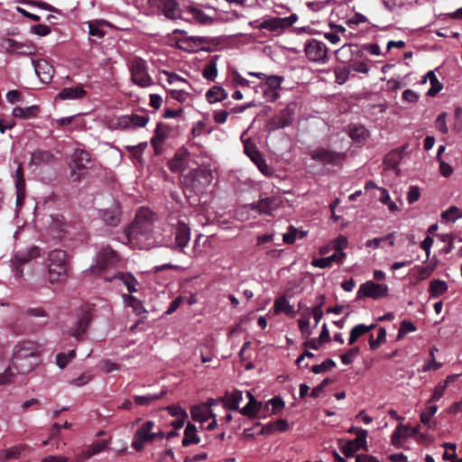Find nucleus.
<instances>
[{"label": "nucleus", "mask_w": 462, "mask_h": 462, "mask_svg": "<svg viewBox=\"0 0 462 462\" xmlns=\"http://www.w3.org/2000/svg\"><path fill=\"white\" fill-rule=\"evenodd\" d=\"M348 135L358 145H364L366 142L369 133L363 125H349Z\"/></svg>", "instance_id": "nucleus-23"}, {"label": "nucleus", "mask_w": 462, "mask_h": 462, "mask_svg": "<svg viewBox=\"0 0 462 462\" xmlns=\"http://www.w3.org/2000/svg\"><path fill=\"white\" fill-rule=\"evenodd\" d=\"M28 358L33 360L38 359L37 347L33 342H23L15 346L13 354L12 365L16 370L17 374H25L31 372L35 366L36 363H29L28 365H23V361Z\"/></svg>", "instance_id": "nucleus-3"}, {"label": "nucleus", "mask_w": 462, "mask_h": 462, "mask_svg": "<svg viewBox=\"0 0 462 462\" xmlns=\"http://www.w3.org/2000/svg\"><path fill=\"white\" fill-rule=\"evenodd\" d=\"M305 53L311 61L325 63L328 60L326 44L316 39H310L306 42Z\"/></svg>", "instance_id": "nucleus-8"}, {"label": "nucleus", "mask_w": 462, "mask_h": 462, "mask_svg": "<svg viewBox=\"0 0 462 462\" xmlns=\"http://www.w3.org/2000/svg\"><path fill=\"white\" fill-rule=\"evenodd\" d=\"M40 109L37 106H31L27 107L15 106L13 109L12 115L14 117L22 119H29L37 117Z\"/></svg>", "instance_id": "nucleus-32"}, {"label": "nucleus", "mask_w": 462, "mask_h": 462, "mask_svg": "<svg viewBox=\"0 0 462 462\" xmlns=\"http://www.w3.org/2000/svg\"><path fill=\"white\" fill-rule=\"evenodd\" d=\"M289 428V423L284 419H279L275 421H271L263 426L261 430V434L263 435H271L274 432L280 431L283 432L286 431Z\"/></svg>", "instance_id": "nucleus-28"}, {"label": "nucleus", "mask_w": 462, "mask_h": 462, "mask_svg": "<svg viewBox=\"0 0 462 462\" xmlns=\"http://www.w3.org/2000/svg\"><path fill=\"white\" fill-rule=\"evenodd\" d=\"M217 56H215L205 66L202 75L205 79L210 81H214L217 76V68L216 60Z\"/></svg>", "instance_id": "nucleus-46"}, {"label": "nucleus", "mask_w": 462, "mask_h": 462, "mask_svg": "<svg viewBox=\"0 0 462 462\" xmlns=\"http://www.w3.org/2000/svg\"><path fill=\"white\" fill-rule=\"evenodd\" d=\"M120 261V255L110 245L100 249L96 256V266L99 270L114 267Z\"/></svg>", "instance_id": "nucleus-12"}, {"label": "nucleus", "mask_w": 462, "mask_h": 462, "mask_svg": "<svg viewBox=\"0 0 462 462\" xmlns=\"http://www.w3.org/2000/svg\"><path fill=\"white\" fill-rule=\"evenodd\" d=\"M48 273L51 283L62 282L67 279L69 270V254L60 249L52 250L49 253Z\"/></svg>", "instance_id": "nucleus-2"}, {"label": "nucleus", "mask_w": 462, "mask_h": 462, "mask_svg": "<svg viewBox=\"0 0 462 462\" xmlns=\"http://www.w3.org/2000/svg\"><path fill=\"white\" fill-rule=\"evenodd\" d=\"M406 146H402L387 153L383 161L384 164L391 169L396 168L402 159V154Z\"/></svg>", "instance_id": "nucleus-35"}, {"label": "nucleus", "mask_w": 462, "mask_h": 462, "mask_svg": "<svg viewBox=\"0 0 462 462\" xmlns=\"http://www.w3.org/2000/svg\"><path fill=\"white\" fill-rule=\"evenodd\" d=\"M92 319L91 310L88 308L79 316L75 325L69 329V334L77 341H80L86 334Z\"/></svg>", "instance_id": "nucleus-15"}, {"label": "nucleus", "mask_w": 462, "mask_h": 462, "mask_svg": "<svg viewBox=\"0 0 462 462\" xmlns=\"http://www.w3.org/2000/svg\"><path fill=\"white\" fill-rule=\"evenodd\" d=\"M24 448V446L19 445L2 450L0 452V459L7 460L12 458H17L20 456L22 450Z\"/></svg>", "instance_id": "nucleus-48"}, {"label": "nucleus", "mask_w": 462, "mask_h": 462, "mask_svg": "<svg viewBox=\"0 0 462 462\" xmlns=\"http://www.w3.org/2000/svg\"><path fill=\"white\" fill-rule=\"evenodd\" d=\"M296 108L297 105L295 103L288 104L284 109L267 121L265 130L267 132H274L291 125L294 121Z\"/></svg>", "instance_id": "nucleus-4"}, {"label": "nucleus", "mask_w": 462, "mask_h": 462, "mask_svg": "<svg viewBox=\"0 0 462 462\" xmlns=\"http://www.w3.org/2000/svg\"><path fill=\"white\" fill-rule=\"evenodd\" d=\"M360 351L359 346L350 348L346 354L341 355V362L344 365H350L353 360L358 356Z\"/></svg>", "instance_id": "nucleus-57"}, {"label": "nucleus", "mask_w": 462, "mask_h": 462, "mask_svg": "<svg viewBox=\"0 0 462 462\" xmlns=\"http://www.w3.org/2000/svg\"><path fill=\"white\" fill-rule=\"evenodd\" d=\"M345 256V253L335 252L332 255L328 257H322L313 260L312 265L319 268H328L332 264L333 262L338 263H342Z\"/></svg>", "instance_id": "nucleus-29"}, {"label": "nucleus", "mask_w": 462, "mask_h": 462, "mask_svg": "<svg viewBox=\"0 0 462 462\" xmlns=\"http://www.w3.org/2000/svg\"><path fill=\"white\" fill-rule=\"evenodd\" d=\"M170 127L163 123H158L154 131V135L151 140V144L154 150L155 155H160L163 152V144L169 137Z\"/></svg>", "instance_id": "nucleus-17"}, {"label": "nucleus", "mask_w": 462, "mask_h": 462, "mask_svg": "<svg viewBox=\"0 0 462 462\" xmlns=\"http://www.w3.org/2000/svg\"><path fill=\"white\" fill-rule=\"evenodd\" d=\"M34 69L42 83H50L54 74L53 66L46 60L41 59L33 63Z\"/></svg>", "instance_id": "nucleus-21"}, {"label": "nucleus", "mask_w": 462, "mask_h": 462, "mask_svg": "<svg viewBox=\"0 0 462 462\" xmlns=\"http://www.w3.org/2000/svg\"><path fill=\"white\" fill-rule=\"evenodd\" d=\"M200 438L197 435V428L191 422H188L184 430V438L182 439L181 444L184 447H188L191 444H199Z\"/></svg>", "instance_id": "nucleus-33"}, {"label": "nucleus", "mask_w": 462, "mask_h": 462, "mask_svg": "<svg viewBox=\"0 0 462 462\" xmlns=\"http://www.w3.org/2000/svg\"><path fill=\"white\" fill-rule=\"evenodd\" d=\"M415 330H416L415 325L411 321H410L408 319H404V320H402L401 322L400 328H399L398 335H397V338L401 339L407 333L414 332Z\"/></svg>", "instance_id": "nucleus-55"}, {"label": "nucleus", "mask_w": 462, "mask_h": 462, "mask_svg": "<svg viewBox=\"0 0 462 462\" xmlns=\"http://www.w3.org/2000/svg\"><path fill=\"white\" fill-rule=\"evenodd\" d=\"M106 447V442L104 440H97L92 443L88 448L86 449V457L88 458L91 457L92 456L103 451Z\"/></svg>", "instance_id": "nucleus-53"}, {"label": "nucleus", "mask_w": 462, "mask_h": 462, "mask_svg": "<svg viewBox=\"0 0 462 462\" xmlns=\"http://www.w3.org/2000/svg\"><path fill=\"white\" fill-rule=\"evenodd\" d=\"M171 226L175 238L174 249L184 253V248L187 247L190 240V229L189 226L180 219H178L176 223H172Z\"/></svg>", "instance_id": "nucleus-11"}, {"label": "nucleus", "mask_w": 462, "mask_h": 462, "mask_svg": "<svg viewBox=\"0 0 462 462\" xmlns=\"http://www.w3.org/2000/svg\"><path fill=\"white\" fill-rule=\"evenodd\" d=\"M148 4L169 20L175 21L180 17L177 0H148Z\"/></svg>", "instance_id": "nucleus-9"}, {"label": "nucleus", "mask_w": 462, "mask_h": 462, "mask_svg": "<svg viewBox=\"0 0 462 462\" xmlns=\"http://www.w3.org/2000/svg\"><path fill=\"white\" fill-rule=\"evenodd\" d=\"M386 340V329L380 328L378 329V335L376 339L374 338L373 334L369 337V346L372 350L377 349Z\"/></svg>", "instance_id": "nucleus-49"}, {"label": "nucleus", "mask_w": 462, "mask_h": 462, "mask_svg": "<svg viewBox=\"0 0 462 462\" xmlns=\"http://www.w3.org/2000/svg\"><path fill=\"white\" fill-rule=\"evenodd\" d=\"M334 366H336V363L332 359L327 358L321 364L313 365L311 367V371L314 374H320V373H323V372L330 370Z\"/></svg>", "instance_id": "nucleus-56"}, {"label": "nucleus", "mask_w": 462, "mask_h": 462, "mask_svg": "<svg viewBox=\"0 0 462 462\" xmlns=\"http://www.w3.org/2000/svg\"><path fill=\"white\" fill-rule=\"evenodd\" d=\"M166 393V390H162L159 393H148L146 395H135L134 396V402L141 406L151 404L152 402L161 399Z\"/></svg>", "instance_id": "nucleus-43"}, {"label": "nucleus", "mask_w": 462, "mask_h": 462, "mask_svg": "<svg viewBox=\"0 0 462 462\" xmlns=\"http://www.w3.org/2000/svg\"><path fill=\"white\" fill-rule=\"evenodd\" d=\"M273 309L275 313L284 312L286 315L291 317L295 314L293 307L290 305L288 300L284 296L279 297L275 300Z\"/></svg>", "instance_id": "nucleus-39"}, {"label": "nucleus", "mask_w": 462, "mask_h": 462, "mask_svg": "<svg viewBox=\"0 0 462 462\" xmlns=\"http://www.w3.org/2000/svg\"><path fill=\"white\" fill-rule=\"evenodd\" d=\"M312 160L323 165L337 166L346 159L345 152H338L324 147H318L310 152Z\"/></svg>", "instance_id": "nucleus-6"}, {"label": "nucleus", "mask_w": 462, "mask_h": 462, "mask_svg": "<svg viewBox=\"0 0 462 462\" xmlns=\"http://www.w3.org/2000/svg\"><path fill=\"white\" fill-rule=\"evenodd\" d=\"M209 39L207 37L189 36L180 39L177 42V46L180 49L189 50L191 48H199L203 43H208Z\"/></svg>", "instance_id": "nucleus-25"}, {"label": "nucleus", "mask_w": 462, "mask_h": 462, "mask_svg": "<svg viewBox=\"0 0 462 462\" xmlns=\"http://www.w3.org/2000/svg\"><path fill=\"white\" fill-rule=\"evenodd\" d=\"M242 400V392L236 390L234 391L226 400V406L230 410L236 411L239 408V402Z\"/></svg>", "instance_id": "nucleus-51"}, {"label": "nucleus", "mask_w": 462, "mask_h": 462, "mask_svg": "<svg viewBox=\"0 0 462 462\" xmlns=\"http://www.w3.org/2000/svg\"><path fill=\"white\" fill-rule=\"evenodd\" d=\"M113 278L120 280L126 286L130 293L137 291L136 285L139 282L132 273L118 272Z\"/></svg>", "instance_id": "nucleus-36"}, {"label": "nucleus", "mask_w": 462, "mask_h": 462, "mask_svg": "<svg viewBox=\"0 0 462 462\" xmlns=\"http://www.w3.org/2000/svg\"><path fill=\"white\" fill-rule=\"evenodd\" d=\"M437 411H438L437 405H430V406L426 407L425 410L420 414V421L423 424L430 427V422L431 420V418L437 412Z\"/></svg>", "instance_id": "nucleus-54"}, {"label": "nucleus", "mask_w": 462, "mask_h": 462, "mask_svg": "<svg viewBox=\"0 0 462 462\" xmlns=\"http://www.w3.org/2000/svg\"><path fill=\"white\" fill-rule=\"evenodd\" d=\"M420 197V189L417 186H411L407 194V200L410 204L418 201Z\"/></svg>", "instance_id": "nucleus-63"}, {"label": "nucleus", "mask_w": 462, "mask_h": 462, "mask_svg": "<svg viewBox=\"0 0 462 462\" xmlns=\"http://www.w3.org/2000/svg\"><path fill=\"white\" fill-rule=\"evenodd\" d=\"M426 80H429L431 85V87L427 92V96L429 97L436 96L443 88L442 84L439 81L433 70H430L427 72L423 82H425Z\"/></svg>", "instance_id": "nucleus-40"}, {"label": "nucleus", "mask_w": 462, "mask_h": 462, "mask_svg": "<svg viewBox=\"0 0 462 462\" xmlns=\"http://www.w3.org/2000/svg\"><path fill=\"white\" fill-rule=\"evenodd\" d=\"M366 438L367 431H360V435L356 436L355 439L346 440L341 445L342 453L346 457H351L360 449L367 451Z\"/></svg>", "instance_id": "nucleus-14"}, {"label": "nucleus", "mask_w": 462, "mask_h": 462, "mask_svg": "<svg viewBox=\"0 0 462 462\" xmlns=\"http://www.w3.org/2000/svg\"><path fill=\"white\" fill-rule=\"evenodd\" d=\"M51 222L50 226L51 231L53 233V236L56 238H62L67 233H69V229L71 227L69 222L66 221L64 216L60 214H55L51 216Z\"/></svg>", "instance_id": "nucleus-19"}, {"label": "nucleus", "mask_w": 462, "mask_h": 462, "mask_svg": "<svg viewBox=\"0 0 462 462\" xmlns=\"http://www.w3.org/2000/svg\"><path fill=\"white\" fill-rule=\"evenodd\" d=\"M247 396L249 397L248 403L241 410V413L249 418H256L257 413L262 408V402H259L255 400L254 395L247 392Z\"/></svg>", "instance_id": "nucleus-31"}, {"label": "nucleus", "mask_w": 462, "mask_h": 462, "mask_svg": "<svg viewBox=\"0 0 462 462\" xmlns=\"http://www.w3.org/2000/svg\"><path fill=\"white\" fill-rule=\"evenodd\" d=\"M297 20L298 16L295 14L287 17H271L261 22L257 27L262 30L264 29L270 32H275L291 27Z\"/></svg>", "instance_id": "nucleus-13"}, {"label": "nucleus", "mask_w": 462, "mask_h": 462, "mask_svg": "<svg viewBox=\"0 0 462 462\" xmlns=\"http://www.w3.org/2000/svg\"><path fill=\"white\" fill-rule=\"evenodd\" d=\"M88 27V33L90 36L102 39L106 35V32L103 30L104 26H111L110 23L106 20H92L87 22Z\"/></svg>", "instance_id": "nucleus-27"}, {"label": "nucleus", "mask_w": 462, "mask_h": 462, "mask_svg": "<svg viewBox=\"0 0 462 462\" xmlns=\"http://www.w3.org/2000/svg\"><path fill=\"white\" fill-rule=\"evenodd\" d=\"M297 234H298V230L294 226H290L288 232L283 235V242L287 245L294 244V242L296 240Z\"/></svg>", "instance_id": "nucleus-61"}, {"label": "nucleus", "mask_w": 462, "mask_h": 462, "mask_svg": "<svg viewBox=\"0 0 462 462\" xmlns=\"http://www.w3.org/2000/svg\"><path fill=\"white\" fill-rule=\"evenodd\" d=\"M435 269L434 265L418 266V277L420 280H425L430 276Z\"/></svg>", "instance_id": "nucleus-64"}, {"label": "nucleus", "mask_w": 462, "mask_h": 462, "mask_svg": "<svg viewBox=\"0 0 462 462\" xmlns=\"http://www.w3.org/2000/svg\"><path fill=\"white\" fill-rule=\"evenodd\" d=\"M90 161V153L85 150L77 149L72 156L73 166L79 171H86Z\"/></svg>", "instance_id": "nucleus-24"}, {"label": "nucleus", "mask_w": 462, "mask_h": 462, "mask_svg": "<svg viewBox=\"0 0 462 462\" xmlns=\"http://www.w3.org/2000/svg\"><path fill=\"white\" fill-rule=\"evenodd\" d=\"M121 208L114 202L109 208L101 210V218L106 226H116L121 221Z\"/></svg>", "instance_id": "nucleus-20"}, {"label": "nucleus", "mask_w": 462, "mask_h": 462, "mask_svg": "<svg viewBox=\"0 0 462 462\" xmlns=\"http://www.w3.org/2000/svg\"><path fill=\"white\" fill-rule=\"evenodd\" d=\"M129 69L131 79L135 85L147 88L152 84V78L148 74L147 63L143 59L134 57L129 63Z\"/></svg>", "instance_id": "nucleus-5"}, {"label": "nucleus", "mask_w": 462, "mask_h": 462, "mask_svg": "<svg viewBox=\"0 0 462 462\" xmlns=\"http://www.w3.org/2000/svg\"><path fill=\"white\" fill-rule=\"evenodd\" d=\"M123 298L125 304L128 307H131L135 314L140 315L145 312L143 302L136 297L130 294H124Z\"/></svg>", "instance_id": "nucleus-44"}, {"label": "nucleus", "mask_w": 462, "mask_h": 462, "mask_svg": "<svg viewBox=\"0 0 462 462\" xmlns=\"http://www.w3.org/2000/svg\"><path fill=\"white\" fill-rule=\"evenodd\" d=\"M303 315H304V318L298 319V325H299L300 331L301 333L302 337L308 338L312 333L311 329L310 328V310L309 308H307V310Z\"/></svg>", "instance_id": "nucleus-45"}, {"label": "nucleus", "mask_w": 462, "mask_h": 462, "mask_svg": "<svg viewBox=\"0 0 462 462\" xmlns=\"http://www.w3.org/2000/svg\"><path fill=\"white\" fill-rule=\"evenodd\" d=\"M13 365L7 367L3 373L0 374V386L5 385L13 382L15 374L13 372Z\"/></svg>", "instance_id": "nucleus-59"}, {"label": "nucleus", "mask_w": 462, "mask_h": 462, "mask_svg": "<svg viewBox=\"0 0 462 462\" xmlns=\"http://www.w3.org/2000/svg\"><path fill=\"white\" fill-rule=\"evenodd\" d=\"M375 327H376L375 324H372L370 326H366L365 324H358V325L355 326L350 331L348 344L349 345L355 344L359 337H361L365 333L373 330Z\"/></svg>", "instance_id": "nucleus-38"}, {"label": "nucleus", "mask_w": 462, "mask_h": 462, "mask_svg": "<svg viewBox=\"0 0 462 462\" xmlns=\"http://www.w3.org/2000/svg\"><path fill=\"white\" fill-rule=\"evenodd\" d=\"M154 427V422L147 420L144 422L134 433V439L132 442V448L136 451L143 449L144 445L147 442L154 441V437L152 435V430Z\"/></svg>", "instance_id": "nucleus-10"}, {"label": "nucleus", "mask_w": 462, "mask_h": 462, "mask_svg": "<svg viewBox=\"0 0 462 462\" xmlns=\"http://www.w3.org/2000/svg\"><path fill=\"white\" fill-rule=\"evenodd\" d=\"M283 79H284L282 76H267L262 88L263 95L268 101L273 102L280 97L278 90L280 89Z\"/></svg>", "instance_id": "nucleus-16"}, {"label": "nucleus", "mask_w": 462, "mask_h": 462, "mask_svg": "<svg viewBox=\"0 0 462 462\" xmlns=\"http://www.w3.org/2000/svg\"><path fill=\"white\" fill-rule=\"evenodd\" d=\"M155 214L147 208H141L132 225L125 231L131 243H139L143 239H149L152 235Z\"/></svg>", "instance_id": "nucleus-1"}, {"label": "nucleus", "mask_w": 462, "mask_h": 462, "mask_svg": "<svg viewBox=\"0 0 462 462\" xmlns=\"http://www.w3.org/2000/svg\"><path fill=\"white\" fill-rule=\"evenodd\" d=\"M188 13L193 17L197 23L207 25L212 23V18L207 15L201 9L193 5L187 6Z\"/></svg>", "instance_id": "nucleus-34"}, {"label": "nucleus", "mask_w": 462, "mask_h": 462, "mask_svg": "<svg viewBox=\"0 0 462 462\" xmlns=\"http://www.w3.org/2000/svg\"><path fill=\"white\" fill-rule=\"evenodd\" d=\"M53 159V154L49 151L36 150L32 153L31 164L40 165L48 163Z\"/></svg>", "instance_id": "nucleus-42"}, {"label": "nucleus", "mask_w": 462, "mask_h": 462, "mask_svg": "<svg viewBox=\"0 0 462 462\" xmlns=\"http://www.w3.org/2000/svg\"><path fill=\"white\" fill-rule=\"evenodd\" d=\"M87 95V91L83 88L82 85L75 87L64 88L57 95V97L62 100L66 99H79Z\"/></svg>", "instance_id": "nucleus-22"}, {"label": "nucleus", "mask_w": 462, "mask_h": 462, "mask_svg": "<svg viewBox=\"0 0 462 462\" xmlns=\"http://www.w3.org/2000/svg\"><path fill=\"white\" fill-rule=\"evenodd\" d=\"M388 295V286L383 283H375L373 281H367L361 284L356 294L357 299L364 297L379 300Z\"/></svg>", "instance_id": "nucleus-7"}, {"label": "nucleus", "mask_w": 462, "mask_h": 462, "mask_svg": "<svg viewBox=\"0 0 462 462\" xmlns=\"http://www.w3.org/2000/svg\"><path fill=\"white\" fill-rule=\"evenodd\" d=\"M462 217V212L456 206L449 207L447 210L441 213V218L446 221H456Z\"/></svg>", "instance_id": "nucleus-50"}, {"label": "nucleus", "mask_w": 462, "mask_h": 462, "mask_svg": "<svg viewBox=\"0 0 462 462\" xmlns=\"http://www.w3.org/2000/svg\"><path fill=\"white\" fill-rule=\"evenodd\" d=\"M280 198L275 196L267 197L251 204V209L258 211L260 214L272 215L281 205Z\"/></svg>", "instance_id": "nucleus-18"}, {"label": "nucleus", "mask_w": 462, "mask_h": 462, "mask_svg": "<svg viewBox=\"0 0 462 462\" xmlns=\"http://www.w3.org/2000/svg\"><path fill=\"white\" fill-rule=\"evenodd\" d=\"M76 356L75 350H71L69 353H59L56 356V364L57 365L63 369L67 366L68 363L72 360Z\"/></svg>", "instance_id": "nucleus-52"}, {"label": "nucleus", "mask_w": 462, "mask_h": 462, "mask_svg": "<svg viewBox=\"0 0 462 462\" xmlns=\"http://www.w3.org/2000/svg\"><path fill=\"white\" fill-rule=\"evenodd\" d=\"M15 186L17 190L25 189V180L23 176V165L19 164L18 168L15 171Z\"/></svg>", "instance_id": "nucleus-58"}, {"label": "nucleus", "mask_w": 462, "mask_h": 462, "mask_svg": "<svg viewBox=\"0 0 462 462\" xmlns=\"http://www.w3.org/2000/svg\"><path fill=\"white\" fill-rule=\"evenodd\" d=\"M146 147H147V143L143 142V143H140L137 145L127 146V149L134 158L139 159Z\"/></svg>", "instance_id": "nucleus-60"}, {"label": "nucleus", "mask_w": 462, "mask_h": 462, "mask_svg": "<svg viewBox=\"0 0 462 462\" xmlns=\"http://www.w3.org/2000/svg\"><path fill=\"white\" fill-rule=\"evenodd\" d=\"M244 149L245 153L254 162V164L263 158L261 152L253 143L245 142Z\"/></svg>", "instance_id": "nucleus-47"}, {"label": "nucleus", "mask_w": 462, "mask_h": 462, "mask_svg": "<svg viewBox=\"0 0 462 462\" xmlns=\"http://www.w3.org/2000/svg\"><path fill=\"white\" fill-rule=\"evenodd\" d=\"M191 418L195 421L205 422L209 417H214L211 409L207 404H200L191 408Z\"/></svg>", "instance_id": "nucleus-26"}, {"label": "nucleus", "mask_w": 462, "mask_h": 462, "mask_svg": "<svg viewBox=\"0 0 462 462\" xmlns=\"http://www.w3.org/2000/svg\"><path fill=\"white\" fill-rule=\"evenodd\" d=\"M169 414L172 417H181L188 415L187 411L182 409L180 405H170L165 408Z\"/></svg>", "instance_id": "nucleus-62"}, {"label": "nucleus", "mask_w": 462, "mask_h": 462, "mask_svg": "<svg viewBox=\"0 0 462 462\" xmlns=\"http://www.w3.org/2000/svg\"><path fill=\"white\" fill-rule=\"evenodd\" d=\"M226 97V91L220 86H213L206 93V98L210 104L220 102Z\"/></svg>", "instance_id": "nucleus-37"}, {"label": "nucleus", "mask_w": 462, "mask_h": 462, "mask_svg": "<svg viewBox=\"0 0 462 462\" xmlns=\"http://www.w3.org/2000/svg\"><path fill=\"white\" fill-rule=\"evenodd\" d=\"M448 291V284L446 282L434 279L430 282L429 292L431 297L437 298L443 295Z\"/></svg>", "instance_id": "nucleus-41"}, {"label": "nucleus", "mask_w": 462, "mask_h": 462, "mask_svg": "<svg viewBox=\"0 0 462 462\" xmlns=\"http://www.w3.org/2000/svg\"><path fill=\"white\" fill-rule=\"evenodd\" d=\"M40 256V248L36 245H32L24 251H19L15 254V260L21 264L27 263Z\"/></svg>", "instance_id": "nucleus-30"}]
</instances>
